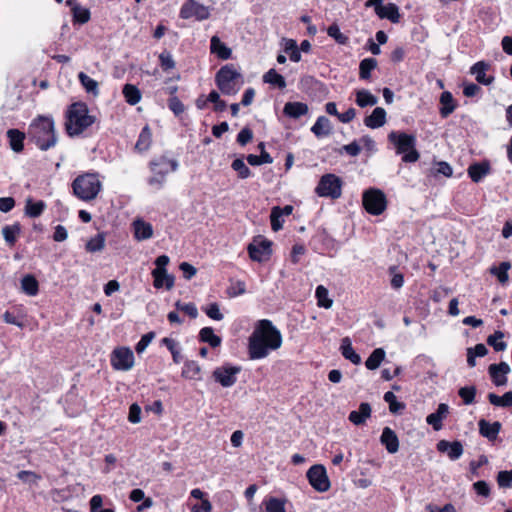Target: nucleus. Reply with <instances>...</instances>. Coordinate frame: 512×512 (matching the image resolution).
I'll use <instances>...</instances> for the list:
<instances>
[{
    "label": "nucleus",
    "mask_w": 512,
    "mask_h": 512,
    "mask_svg": "<svg viewBox=\"0 0 512 512\" xmlns=\"http://www.w3.org/2000/svg\"><path fill=\"white\" fill-rule=\"evenodd\" d=\"M282 334L269 319L258 320L248 338V356L251 360L266 358L282 346Z\"/></svg>",
    "instance_id": "f257e3e1"
},
{
    "label": "nucleus",
    "mask_w": 512,
    "mask_h": 512,
    "mask_svg": "<svg viewBox=\"0 0 512 512\" xmlns=\"http://www.w3.org/2000/svg\"><path fill=\"white\" fill-rule=\"evenodd\" d=\"M29 140L41 151L54 148L58 142V134L55 122L50 115H38L28 127Z\"/></svg>",
    "instance_id": "f03ea898"
},
{
    "label": "nucleus",
    "mask_w": 512,
    "mask_h": 512,
    "mask_svg": "<svg viewBox=\"0 0 512 512\" xmlns=\"http://www.w3.org/2000/svg\"><path fill=\"white\" fill-rule=\"evenodd\" d=\"M65 130L68 136L74 137L83 133L94 124L96 117L89 114L88 105L79 101L70 104L65 113Z\"/></svg>",
    "instance_id": "7ed1b4c3"
},
{
    "label": "nucleus",
    "mask_w": 512,
    "mask_h": 512,
    "mask_svg": "<svg viewBox=\"0 0 512 512\" xmlns=\"http://www.w3.org/2000/svg\"><path fill=\"white\" fill-rule=\"evenodd\" d=\"M397 155H402L405 163H415L420 159V153L416 149L417 138L414 134L404 131H391L387 136Z\"/></svg>",
    "instance_id": "20e7f679"
},
{
    "label": "nucleus",
    "mask_w": 512,
    "mask_h": 512,
    "mask_svg": "<svg viewBox=\"0 0 512 512\" xmlns=\"http://www.w3.org/2000/svg\"><path fill=\"white\" fill-rule=\"evenodd\" d=\"M102 188L97 173H84L77 176L72 182L74 195L82 201L94 200Z\"/></svg>",
    "instance_id": "39448f33"
},
{
    "label": "nucleus",
    "mask_w": 512,
    "mask_h": 512,
    "mask_svg": "<svg viewBox=\"0 0 512 512\" xmlns=\"http://www.w3.org/2000/svg\"><path fill=\"white\" fill-rule=\"evenodd\" d=\"M215 84L223 95H235L241 88L242 75L234 64H226L215 74Z\"/></svg>",
    "instance_id": "423d86ee"
},
{
    "label": "nucleus",
    "mask_w": 512,
    "mask_h": 512,
    "mask_svg": "<svg viewBox=\"0 0 512 512\" xmlns=\"http://www.w3.org/2000/svg\"><path fill=\"white\" fill-rule=\"evenodd\" d=\"M178 166L177 160L169 158L166 154L154 157L149 162V169L153 175L148 179V184L161 188L166 181V176L175 172Z\"/></svg>",
    "instance_id": "0eeeda50"
},
{
    "label": "nucleus",
    "mask_w": 512,
    "mask_h": 512,
    "mask_svg": "<svg viewBox=\"0 0 512 512\" xmlns=\"http://www.w3.org/2000/svg\"><path fill=\"white\" fill-rule=\"evenodd\" d=\"M342 186L343 181L339 176L327 173L321 176L315 188V193L319 197L338 199L342 195Z\"/></svg>",
    "instance_id": "6e6552de"
},
{
    "label": "nucleus",
    "mask_w": 512,
    "mask_h": 512,
    "mask_svg": "<svg viewBox=\"0 0 512 512\" xmlns=\"http://www.w3.org/2000/svg\"><path fill=\"white\" fill-rule=\"evenodd\" d=\"M362 203L365 210L374 216L382 214L387 208V199L383 191L371 188L363 193Z\"/></svg>",
    "instance_id": "1a4fd4ad"
},
{
    "label": "nucleus",
    "mask_w": 512,
    "mask_h": 512,
    "mask_svg": "<svg viewBox=\"0 0 512 512\" xmlns=\"http://www.w3.org/2000/svg\"><path fill=\"white\" fill-rule=\"evenodd\" d=\"M241 372L240 366L224 363L212 372V378L222 387H231L237 382V375Z\"/></svg>",
    "instance_id": "9d476101"
},
{
    "label": "nucleus",
    "mask_w": 512,
    "mask_h": 512,
    "mask_svg": "<svg viewBox=\"0 0 512 512\" xmlns=\"http://www.w3.org/2000/svg\"><path fill=\"white\" fill-rule=\"evenodd\" d=\"M309 484L318 492H326L329 490L331 484L327 476L326 469L321 464L311 466L307 473Z\"/></svg>",
    "instance_id": "9b49d317"
},
{
    "label": "nucleus",
    "mask_w": 512,
    "mask_h": 512,
    "mask_svg": "<svg viewBox=\"0 0 512 512\" xmlns=\"http://www.w3.org/2000/svg\"><path fill=\"white\" fill-rule=\"evenodd\" d=\"M181 19L195 18L198 21L206 20L210 17L209 8L195 0H186L179 12Z\"/></svg>",
    "instance_id": "f8f14e48"
},
{
    "label": "nucleus",
    "mask_w": 512,
    "mask_h": 512,
    "mask_svg": "<svg viewBox=\"0 0 512 512\" xmlns=\"http://www.w3.org/2000/svg\"><path fill=\"white\" fill-rule=\"evenodd\" d=\"M110 363L115 370L128 371L134 365V354L128 347L115 348L111 353Z\"/></svg>",
    "instance_id": "ddd939ff"
},
{
    "label": "nucleus",
    "mask_w": 512,
    "mask_h": 512,
    "mask_svg": "<svg viewBox=\"0 0 512 512\" xmlns=\"http://www.w3.org/2000/svg\"><path fill=\"white\" fill-rule=\"evenodd\" d=\"M272 242L267 239L261 240L259 243H250L247 247L248 255L252 261L265 262L272 255Z\"/></svg>",
    "instance_id": "4468645a"
},
{
    "label": "nucleus",
    "mask_w": 512,
    "mask_h": 512,
    "mask_svg": "<svg viewBox=\"0 0 512 512\" xmlns=\"http://www.w3.org/2000/svg\"><path fill=\"white\" fill-rule=\"evenodd\" d=\"M510 371V366L506 362L491 364L488 367V373L490 375L491 381L497 387L504 386L507 384V374Z\"/></svg>",
    "instance_id": "2eb2a0df"
},
{
    "label": "nucleus",
    "mask_w": 512,
    "mask_h": 512,
    "mask_svg": "<svg viewBox=\"0 0 512 512\" xmlns=\"http://www.w3.org/2000/svg\"><path fill=\"white\" fill-rule=\"evenodd\" d=\"M491 68V64L486 61H478L470 68V73L475 75V79L479 84L488 86L491 85L495 77L493 75H486V72Z\"/></svg>",
    "instance_id": "dca6fc26"
},
{
    "label": "nucleus",
    "mask_w": 512,
    "mask_h": 512,
    "mask_svg": "<svg viewBox=\"0 0 512 512\" xmlns=\"http://www.w3.org/2000/svg\"><path fill=\"white\" fill-rule=\"evenodd\" d=\"M491 172V165L488 160L475 162L467 169L468 176L474 183L481 182Z\"/></svg>",
    "instance_id": "f3484780"
},
{
    "label": "nucleus",
    "mask_w": 512,
    "mask_h": 512,
    "mask_svg": "<svg viewBox=\"0 0 512 512\" xmlns=\"http://www.w3.org/2000/svg\"><path fill=\"white\" fill-rule=\"evenodd\" d=\"M437 450L441 453H447L451 460H457L463 454V445L460 441L453 442L447 440H440L437 445Z\"/></svg>",
    "instance_id": "a211bd4d"
},
{
    "label": "nucleus",
    "mask_w": 512,
    "mask_h": 512,
    "mask_svg": "<svg viewBox=\"0 0 512 512\" xmlns=\"http://www.w3.org/2000/svg\"><path fill=\"white\" fill-rule=\"evenodd\" d=\"M479 433L481 436L487 438L493 442L497 439L499 432L501 431L502 425L499 421L490 423L485 419L478 421Z\"/></svg>",
    "instance_id": "6ab92c4d"
},
{
    "label": "nucleus",
    "mask_w": 512,
    "mask_h": 512,
    "mask_svg": "<svg viewBox=\"0 0 512 512\" xmlns=\"http://www.w3.org/2000/svg\"><path fill=\"white\" fill-rule=\"evenodd\" d=\"M449 413V406L445 403H440L434 413L426 417V422L432 426L435 431H439L443 427V420Z\"/></svg>",
    "instance_id": "aec40b11"
},
{
    "label": "nucleus",
    "mask_w": 512,
    "mask_h": 512,
    "mask_svg": "<svg viewBox=\"0 0 512 512\" xmlns=\"http://www.w3.org/2000/svg\"><path fill=\"white\" fill-rule=\"evenodd\" d=\"M6 136L8 139L9 147L12 151L15 153H21L24 150L26 134L23 131H20L16 128H11L7 130Z\"/></svg>",
    "instance_id": "412c9836"
},
{
    "label": "nucleus",
    "mask_w": 512,
    "mask_h": 512,
    "mask_svg": "<svg viewBox=\"0 0 512 512\" xmlns=\"http://www.w3.org/2000/svg\"><path fill=\"white\" fill-rule=\"evenodd\" d=\"M210 52L220 60H228L232 56V50L221 39L214 35L210 40Z\"/></svg>",
    "instance_id": "4be33fe9"
},
{
    "label": "nucleus",
    "mask_w": 512,
    "mask_h": 512,
    "mask_svg": "<svg viewBox=\"0 0 512 512\" xmlns=\"http://www.w3.org/2000/svg\"><path fill=\"white\" fill-rule=\"evenodd\" d=\"M372 409L369 403L362 402L359 405L358 410H353L349 413L348 419L354 425L360 426L366 423V420L370 418Z\"/></svg>",
    "instance_id": "5701e85b"
},
{
    "label": "nucleus",
    "mask_w": 512,
    "mask_h": 512,
    "mask_svg": "<svg viewBox=\"0 0 512 512\" xmlns=\"http://www.w3.org/2000/svg\"><path fill=\"white\" fill-rule=\"evenodd\" d=\"M381 444L385 446L390 454H394L399 450V439L394 430L385 427L380 437Z\"/></svg>",
    "instance_id": "b1692460"
},
{
    "label": "nucleus",
    "mask_w": 512,
    "mask_h": 512,
    "mask_svg": "<svg viewBox=\"0 0 512 512\" xmlns=\"http://www.w3.org/2000/svg\"><path fill=\"white\" fill-rule=\"evenodd\" d=\"M153 286L156 289L165 287L167 290H171L174 287L175 277L168 274L167 271L152 270Z\"/></svg>",
    "instance_id": "393cba45"
},
{
    "label": "nucleus",
    "mask_w": 512,
    "mask_h": 512,
    "mask_svg": "<svg viewBox=\"0 0 512 512\" xmlns=\"http://www.w3.org/2000/svg\"><path fill=\"white\" fill-rule=\"evenodd\" d=\"M439 102H440L439 114L442 118H447L457 108V103H456L452 93L449 91H444L441 93Z\"/></svg>",
    "instance_id": "a878e982"
},
{
    "label": "nucleus",
    "mask_w": 512,
    "mask_h": 512,
    "mask_svg": "<svg viewBox=\"0 0 512 512\" xmlns=\"http://www.w3.org/2000/svg\"><path fill=\"white\" fill-rule=\"evenodd\" d=\"M386 111L382 107H376L372 113L365 117L364 124L371 129L382 127L386 123Z\"/></svg>",
    "instance_id": "bb28decb"
},
{
    "label": "nucleus",
    "mask_w": 512,
    "mask_h": 512,
    "mask_svg": "<svg viewBox=\"0 0 512 512\" xmlns=\"http://www.w3.org/2000/svg\"><path fill=\"white\" fill-rule=\"evenodd\" d=\"M134 237L138 241L150 239L153 236V227L149 222L137 219L133 222Z\"/></svg>",
    "instance_id": "cd10ccee"
},
{
    "label": "nucleus",
    "mask_w": 512,
    "mask_h": 512,
    "mask_svg": "<svg viewBox=\"0 0 512 512\" xmlns=\"http://www.w3.org/2000/svg\"><path fill=\"white\" fill-rule=\"evenodd\" d=\"M308 105L303 102H287L284 105L283 113L285 116L292 118V119H298L301 116H304L308 113Z\"/></svg>",
    "instance_id": "c85d7f7f"
},
{
    "label": "nucleus",
    "mask_w": 512,
    "mask_h": 512,
    "mask_svg": "<svg viewBox=\"0 0 512 512\" xmlns=\"http://www.w3.org/2000/svg\"><path fill=\"white\" fill-rule=\"evenodd\" d=\"M152 145V131H151V128L148 124H146L139 136H138V139L135 143V150L138 152V153H144L146 151H148L150 149Z\"/></svg>",
    "instance_id": "c756f323"
},
{
    "label": "nucleus",
    "mask_w": 512,
    "mask_h": 512,
    "mask_svg": "<svg viewBox=\"0 0 512 512\" xmlns=\"http://www.w3.org/2000/svg\"><path fill=\"white\" fill-rule=\"evenodd\" d=\"M375 12L379 18L388 19L392 23H398L400 21L399 8L394 3H388L384 6L381 5Z\"/></svg>",
    "instance_id": "7c9ffc66"
},
{
    "label": "nucleus",
    "mask_w": 512,
    "mask_h": 512,
    "mask_svg": "<svg viewBox=\"0 0 512 512\" xmlns=\"http://www.w3.org/2000/svg\"><path fill=\"white\" fill-rule=\"evenodd\" d=\"M333 127L330 120L326 116H319L311 127V132L317 137H325L332 133Z\"/></svg>",
    "instance_id": "2f4dec72"
},
{
    "label": "nucleus",
    "mask_w": 512,
    "mask_h": 512,
    "mask_svg": "<svg viewBox=\"0 0 512 512\" xmlns=\"http://www.w3.org/2000/svg\"><path fill=\"white\" fill-rule=\"evenodd\" d=\"M198 340L207 343L211 348H217L221 345L222 339L214 333L212 327H203L198 334Z\"/></svg>",
    "instance_id": "473e14b6"
},
{
    "label": "nucleus",
    "mask_w": 512,
    "mask_h": 512,
    "mask_svg": "<svg viewBox=\"0 0 512 512\" xmlns=\"http://www.w3.org/2000/svg\"><path fill=\"white\" fill-rule=\"evenodd\" d=\"M377 65V59L372 57L361 60L359 63V79L363 81H370L371 73L377 68Z\"/></svg>",
    "instance_id": "72a5a7b5"
},
{
    "label": "nucleus",
    "mask_w": 512,
    "mask_h": 512,
    "mask_svg": "<svg viewBox=\"0 0 512 512\" xmlns=\"http://www.w3.org/2000/svg\"><path fill=\"white\" fill-rule=\"evenodd\" d=\"M340 350L343 357L353 364L358 365L361 363V357L352 347L351 341L348 337L342 339Z\"/></svg>",
    "instance_id": "f704fd0d"
},
{
    "label": "nucleus",
    "mask_w": 512,
    "mask_h": 512,
    "mask_svg": "<svg viewBox=\"0 0 512 512\" xmlns=\"http://www.w3.org/2000/svg\"><path fill=\"white\" fill-rule=\"evenodd\" d=\"M286 499L274 496L264 498L262 504L266 512H286Z\"/></svg>",
    "instance_id": "c9c22d12"
},
{
    "label": "nucleus",
    "mask_w": 512,
    "mask_h": 512,
    "mask_svg": "<svg viewBox=\"0 0 512 512\" xmlns=\"http://www.w3.org/2000/svg\"><path fill=\"white\" fill-rule=\"evenodd\" d=\"M20 233L21 225L19 222H16L12 225H6L2 228V235L9 247L15 246L17 237L20 235Z\"/></svg>",
    "instance_id": "e433bc0d"
},
{
    "label": "nucleus",
    "mask_w": 512,
    "mask_h": 512,
    "mask_svg": "<svg viewBox=\"0 0 512 512\" xmlns=\"http://www.w3.org/2000/svg\"><path fill=\"white\" fill-rule=\"evenodd\" d=\"M355 96V102L361 108L374 106L378 102V98L366 89L356 90Z\"/></svg>",
    "instance_id": "4c0bfd02"
},
{
    "label": "nucleus",
    "mask_w": 512,
    "mask_h": 512,
    "mask_svg": "<svg viewBox=\"0 0 512 512\" xmlns=\"http://www.w3.org/2000/svg\"><path fill=\"white\" fill-rule=\"evenodd\" d=\"M122 94L129 105H136L141 100V91L133 84H125L122 89Z\"/></svg>",
    "instance_id": "58836bf2"
},
{
    "label": "nucleus",
    "mask_w": 512,
    "mask_h": 512,
    "mask_svg": "<svg viewBox=\"0 0 512 512\" xmlns=\"http://www.w3.org/2000/svg\"><path fill=\"white\" fill-rule=\"evenodd\" d=\"M21 288L27 295L35 296L39 292V283L33 275L28 274L22 278Z\"/></svg>",
    "instance_id": "ea45409f"
},
{
    "label": "nucleus",
    "mask_w": 512,
    "mask_h": 512,
    "mask_svg": "<svg viewBox=\"0 0 512 512\" xmlns=\"http://www.w3.org/2000/svg\"><path fill=\"white\" fill-rule=\"evenodd\" d=\"M46 204L44 201H32V199H28L25 205V214L31 218L39 217L45 210Z\"/></svg>",
    "instance_id": "a19ab883"
},
{
    "label": "nucleus",
    "mask_w": 512,
    "mask_h": 512,
    "mask_svg": "<svg viewBox=\"0 0 512 512\" xmlns=\"http://www.w3.org/2000/svg\"><path fill=\"white\" fill-rule=\"evenodd\" d=\"M385 355L386 354L383 348L374 349L365 361L366 368L369 370L377 369L381 362L385 359Z\"/></svg>",
    "instance_id": "79ce46f5"
},
{
    "label": "nucleus",
    "mask_w": 512,
    "mask_h": 512,
    "mask_svg": "<svg viewBox=\"0 0 512 512\" xmlns=\"http://www.w3.org/2000/svg\"><path fill=\"white\" fill-rule=\"evenodd\" d=\"M78 79L87 93L93 94L94 96H97L99 94V85L96 80H94L84 72H80L78 74Z\"/></svg>",
    "instance_id": "37998d69"
},
{
    "label": "nucleus",
    "mask_w": 512,
    "mask_h": 512,
    "mask_svg": "<svg viewBox=\"0 0 512 512\" xmlns=\"http://www.w3.org/2000/svg\"><path fill=\"white\" fill-rule=\"evenodd\" d=\"M201 368L196 361L187 360L182 369V376L186 379L196 380L200 378Z\"/></svg>",
    "instance_id": "c03bdc74"
},
{
    "label": "nucleus",
    "mask_w": 512,
    "mask_h": 512,
    "mask_svg": "<svg viewBox=\"0 0 512 512\" xmlns=\"http://www.w3.org/2000/svg\"><path fill=\"white\" fill-rule=\"evenodd\" d=\"M487 398L494 406L512 407V391L505 392L502 396H498L495 393H489Z\"/></svg>",
    "instance_id": "a18cd8bd"
},
{
    "label": "nucleus",
    "mask_w": 512,
    "mask_h": 512,
    "mask_svg": "<svg viewBox=\"0 0 512 512\" xmlns=\"http://www.w3.org/2000/svg\"><path fill=\"white\" fill-rule=\"evenodd\" d=\"M511 268V264L508 261L501 262L499 266H492L490 273L497 277L498 281L502 284L509 280L508 271Z\"/></svg>",
    "instance_id": "49530a36"
},
{
    "label": "nucleus",
    "mask_w": 512,
    "mask_h": 512,
    "mask_svg": "<svg viewBox=\"0 0 512 512\" xmlns=\"http://www.w3.org/2000/svg\"><path fill=\"white\" fill-rule=\"evenodd\" d=\"M263 81L265 83H269L273 86H276L279 89H284L286 87L285 78L281 74H279L275 69L268 70L263 76Z\"/></svg>",
    "instance_id": "de8ad7c7"
},
{
    "label": "nucleus",
    "mask_w": 512,
    "mask_h": 512,
    "mask_svg": "<svg viewBox=\"0 0 512 512\" xmlns=\"http://www.w3.org/2000/svg\"><path fill=\"white\" fill-rule=\"evenodd\" d=\"M315 297L317 299V305L319 307L329 309L332 307L333 301L329 298V292L326 287L319 285L315 291Z\"/></svg>",
    "instance_id": "09e8293b"
},
{
    "label": "nucleus",
    "mask_w": 512,
    "mask_h": 512,
    "mask_svg": "<svg viewBox=\"0 0 512 512\" xmlns=\"http://www.w3.org/2000/svg\"><path fill=\"white\" fill-rule=\"evenodd\" d=\"M161 342L170 351L173 362L175 364H179L183 360V357L180 353L178 343L174 339L168 337L163 338Z\"/></svg>",
    "instance_id": "8fccbe9b"
},
{
    "label": "nucleus",
    "mask_w": 512,
    "mask_h": 512,
    "mask_svg": "<svg viewBox=\"0 0 512 512\" xmlns=\"http://www.w3.org/2000/svg\"><path fill=\"white\" fill-rule=\"evenodd\" d=\"M504 333L500 330L495 331L487 338V344L492 346L496 352L504 351L507 348V343L503 341Z\"/></svg>",
    "instance_id": "3c124183"
},
{
    "label": "nucleus",
    "mask_w": 512,
    "mask_h": 512,
    "mask_svg": "<svg viewBox=\"0 0 512 512\" xmlns=\"http://www.w3.org/2000/svg\"><path fill=\"white\" fill-rule=\"evenodd\" d=\"M383 399L389 405V411L393 414L400 413L406 408L405 403L399 402L395 394L388 391L384 394Z\"/></svg>",
    "instance_id": "603ef678"
},
{
    "label": "nucleus",
    "mask_w": 512,
    "mask_h": 512,
    "mask_svg": "<svg viewBox=\"0 0 512 512\" xmlns=\"http://www.w3.org/2000/svg\"><path fill=\"white\" fill-rule=\"evenodd\" d=\"M105 247V236L102 233H98L95 237H92L87 241L85 249L89 253H95L102 251Z\"/></svg>",
    "instance_id": "864d4df0"
},
{
    "label": "nucleus",
    "mask_w": 512,
    "mask_h": 512,
    "mask_svg": "<svg viewBox=\"0 0 512 512\" xmlns=\"http://www.w3.org/2000/svg\"><path fill=\"white\" fill-rule=\"evenodd\" d=\"M327 34L340 45H347L349 43V37L340 31L337 23H333L327 28Z\"/></svg>",
    "instance_id": "5fc2aeb1"
},
{
    "label": "nucleus",
    "mask_w": 512,
    "mask_h": 512,
    "mask_svg": "<svg viewBox=\"0 0 512 512\" xmlns=\"http://www.w3.org/2000/svg\"><path fill=\"white\" fill-rule=\"evenodd\" d=\"M476 393L477 389L474 385L464 386L458 390V395L465 405H471L475 402Z\"/></svg>",
    "instance_id": "6e6d98bb"
},
{
    "label": "nucleus",
    "mask_w": 512,
    "mask_h": 512,
    "mask_svg": "<svg viewBox=\"0 0 512 512\" xmlns=\"http://www.w3.org/2000/svg\"><path fill=\"white\" fill-rule=\"evenodd\" d=\"M284 52L289 54L292 62H299L301 60V53L294 39H286L284 44Z\"/></svg>",
    "instance_id": "4d7b16f0"
},
{
    "label": "nucleus",
    "mask_w": 512,
    "mask_h": 512,
    "mask_svg": "<svg viewBox=\"0 0 512 512\" xmlns=\"http://www.w3.org/2000/svg\"><path fill=\"white\" fill-rule=\"evenodd\" d=\"M159 65L164 72H169L176 67V62L168 50H164L158 56Z\"/></svg>",
    "instance_id": "13d9d810"
},
{
    "label": "nucleus",
    "mask_w": 512,
    "mask_h": 512,
    "mask_svg": "<svg viewBox=\"0 0 512 512\" xmlns=\"http://www.w3.org/2000/svg\"><path fill=\"white\" fill-rule=\"evenodd\" d=\"M73 22L78 24H85L90 20V11L87 8L75 5L72 7Z\"/></svg>",
    "instance_id": "bf43d9fd"
},
{
    "label": "nucleus",
    "mask_w": 512,
    "mask_h": 512,
    "mask_svg": "<svg viewBox=\"0 0 512 512\" xmlns=\"http://www.w3.org/2000/svg\"><path fill=\"white\" fill-rule=\"evenodd\" d=\"M231 167L234 171L237 172L238 177L240 179H246L251 176V170L249 167L244 163L242 158H236L233 160Z\"/></svg>",
    "instance_id": "052dcab7"
},
{
    "label": "nucleus",
    "mask_w": 512,
    "mask_h": 512,
    "mask_svg": "<svg viewBox=\"0 0 512 512\" xmlns=\"http://www.w3.org/2000/svg\"><path fill=\"white\" fill-rule=\"evenodd\" d=\"M270 223L273 231L277 232L283 228L284 219L280 215V206L271 209Z\"/></svg>",
    "instance_id": "680f3d73"
},
{
    "label": "nucleus",
    "mask_w": 512,
    "mask_h": 512,
    "mask_svg": "<svg viewBox=\"0 0 512 512\" xmlns=\"http://www.w3.org/2000/svg\"><path fill=\"white\" fill-rule=\"evenodd\" d=\"M203 312L212 320L221 321L224 315L221 313L218 303L213 302L202 307Z\"/></svg>",
    "instance_id": "e2e57ef3"
},
{
    "label": "nucleus",
    "mask_w": 512,
    "mask_h": 512,
    "mask_svg": "<svg viewBox=\"0 0 512 512\" xmlns=\"http://www.w3.org/2000/svg\"><path fill=\"white\" fill-rule=\"evenodd\" d=\"M246 292V285L244 281L237 280L232 282L227 288V295L231 298L240 296Z\"/></svg>",
    "instance_id": "0e129e2a"
},
{
    "label": "nucleus",
    "mask_w": 512,
    "mask_h": 512,
    "mask_svg": "<svg viewBox=\"0 0 512 512\" xmlns=\"http://www.w3.org/2000/svg\"><path fill=\"white\" fill-rule=\"evenodd\" d=\"M497 484L500 488L512 487V469L498 472Z\"/></svg>",
    "instance_id": "69168bd1"
},
{
    "label": "nucleus",
    "mask_w": 512,
    "mask_h": 512,
    "mask_svg": "<svg viewBox=\"0 0 512 512\" xmlns=\"http://www.w3.org/2000/svg\"><path fill=\"white\" fill-rule=\"evenodd\" d=\"M103 498L101 495H94L90 499V512H115L112 508L102 509Z\"/></svg>",
    "instance_id": "338daca9"
},
{
    "label": "nucleus",
    "mask_w": 512,
    "mask_h": 512,
    "mask_svg": "<svg viewBox=\"0 0 512 512\" xmlns=\"http://www.w3.org/2000/svg\"><path fill=\"white\" fill-rule=\"evenodd\" d=\"M168 108L176 115L180 116L185 111V106L177 96L168 99Z\"/></svg>",
    "instance_id": "774afa93"
}]
</instances>
